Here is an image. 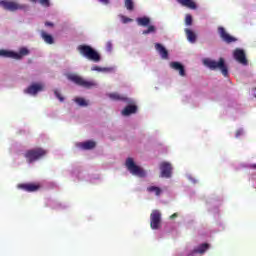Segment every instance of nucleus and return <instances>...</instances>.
Instances as JSON below:
<instances>
[{
    "instance_id": "f257e3e1",
    "label": "nucleus",
    "mask_w": 256,
    "mask_h": 256,
    "mask_svg": "<svg viewBox=\"0 0 256 256\" xmlns=\"http://www.w3.org/2000/svg\"><path fill=\"white\" fill-rule=\"evenodd\" d=\"M78 51L83 55V57H86V59H89L90 61H94V63H99V61H101V55H99V52L89 45L78 46Z\"/></svg>"
},
{
    "instance_id": "f03ea898",
    "label": "nucleus",
    "mask_w": 256,
    "mask_h": 256,
    "mask_svg": "<svg viewBox=\"0 0 256 256\" xmlns=\"http://www.w3.org/2000/svg\"><path fill=\"white\" fill-rule=\"evenodd\" d=\"M47 155V150L43 148H33L27 150L24 154V157L27 163H35V161H39V159H43Z\"/></svg>"
},
{
    "instance_id": "7ed1b4c3",
    "label": "nucleus",
    "mask_w": 256,
    "mask_h": 256,
    "mask_svg": "<svg viewBox=\"0 0 256 256\" xmlns=\"http://www.w3.org/2000/svg\"><path fill=\"white\" fill-rule=\"evenodd\" d=\"M68 79L79 87H84L85 89H93V87H97V83H95V81H87L83 77L76 74L68 75Z\"/></svg>"
},
{
    "instance_id": "20e7f679",
    "label": "nucleus",
    "mask_w": 256,
    "mask_h": 256,
    "mask_svg": "<svg viewBox=\"0 0 256 256\" xmlns=\"http://www.w3.org/2000/svg\"><path fill=\"white\" fill-rule=\"evenodd\" d=\"M203 65L212 71L220 69L221 73L225 75V59L223 58H220L219 61L212 60L211 58H205L203 60Z\"/></svg>"
},
{
    "instance_id": "39448f33",
    "label": "nucleus",
    "mask_w": 256,
    "mask_h": 256,
    "mask_svg": "<svg viewBox=\"0 0 256 256\" xmlns=\"http://www.w3.org/2000/svg\"><path fill=\"white\" fill-rule=\"evenodd\" d=\"M0 7L5 9V11H11V12L27 9L26 5L19 4L15 1H11V0H0Z\"/></svg>"
},
{
    "instance_id": "423d86ee",
    "label": "nucleus",
    "mask_w": 256,
    "mask_h": 256,
    "mask_svg": "<svg viewBox=\"0 0 256 256\" xmlns=\"http://www.w3.org/2000/svg\"><path fill=\"white\" fill-rule=\"evenodd\" d=\"M125 165L132 175H136L137 177H145V171L135 164L133 158H127Z\"/></svg>"
},
{
    "instance_id": "0eeeda50",
    "label": "nucleus",
    "mask_w": 256,
    "mask_h": 256,
    "mask_svg": "<svg viewBox=\"0 0 256 256\" xmlns=\"http://www.w3.org/2000/svg\"><path fill=\"white\" fill-rule=\"evenodd\" d=\"M234 59L240 63V65L247 66L249 65V60H247V55L245 54V50L241 48H237L234 50Z\"/></svg>"
},
{
    "instance_id": "6e6552de",
    "label": "nucleus",
    "mask_w": 256,
    "mask_h": 256,
    "mask_svg": "<svg viewBox=\"0 0 256 256\" xmlns=\"http://www.w3.org/2000/svg\"><path fill=\"white\" fill-rule=\"evenodd\" d=\"M173 173V166L169 162L160 163V177L169 179Z\"/></svg>"
},
{
    "instance_id": "1a4fd4ad",
    "label": "nucleus",
    "mask_w": 256,
    "mask_h": 256,
    "mask_svg": "<svg viewBox=\"0 0 256 256\" xmlns=\"http://www.w3.org/2000/svg\"><path fill=\"white\" fill-rule=\"evenodd\" d=\"M159 225H161V212L153 210L150 214V227L151 229H159Z\"/></svg>"
},
{
    "instance_id": "9d476101",
    "label": "nucleus",
    "mask_w": 256,
    "mask_h": 256,
    "mask_svg": "<svg viewBox=\"0 0 256 256\" xmlns=\"http://www.w3.org/2000/svg\"><path fill=\"white\" fill-rule=\"evenodd\" d=\"M17 187L23 191H27L28 193H35V191H39V189H41L39 184L33 183L18 184Z\"/></svg>"
},
{
    "instance_id": "9b49d317",
    "label": "nucleus",
    "mask_w": 256,
    "mask_h": 256,
    "mask_svg": "<svg viewBox=\"0 0 256 256\" xmlns=\"http://www.w3.org/2000/svg\"><path fill=\"white\" fill-rule=\"evenodd\" d=\"M44 88L45 86H43V84L34 83L30 85L28 89L24 91V93H27L28 95H37V93H40V91H43Z\"/></svg>"
},
{
    "instance_id": "f8f14e48",
    "label": "nucleus",
    "mask_w": 256,
    "mask_h": 256,
    "mask_svg": "<svg viewBox=\"0 0 256 256\" xmlns=\"http://www.w3.org/2000/svg\"><path fill=\"white\" fill-rule=\"evenodd\" d=\"M108 97L112 99V101H123L124 103H133V100H131V98L121 95L117 92L108 94Z\"/></svg>"
},
{
    "instance_id": "ddd939ff",
    "label": "nucleus",
    "mask_w": 256,
    "mask_h": 256,
    "mask_svg": "<svg viewBox=\"0 0 256 256\" xmlns=\"http://www.w3.org/2000/svg\"><path fill=\"white\" fill-rule=\"evenodd\" d=\"M155 49L161 56V59H169V51L162 44L156 43Z\"/></svg>"
},
{
    "instance_id": "4468645a",
    "label": "nucleus",
    "mask_w": 256,
    "mask_h": 256,
    "mask_svg": "<svg viewBox=\"0 0 256 256\" xmlns=\"http://www.w3.org/2000/svg\"><path fill=\"white\" fill-rule=\"evenodd\" d=\"M137 109V105H128L122 110V115L129 117V115L137 113Z\"/></svg>"
},
{
    "instance_id": "2eb2a0df",
    "label": "nucleus",
    "mask_w": 256,
    "mask_h": 256,
    "mask_svg": "<svg viewBox=\"0 0 256 256\" xmlns=\"http://www.w3.org/2000/svg\"><path fill=\"white\" fill-rule=\"evenodd\" d=\"M96 145L97 143H95V141L88 140L78 144V147H81V149H84L85 151H89L91 149H95Z\"/></svg>"
},
{
    "instance_id": "dca6fc26",
    "label": "nucleus",
    "mask_w": 256,
    "mask_h": 256,
    "mask_svg": "<svg viewBox=\"0 0 256 256\" xmlns=\"http://www.w3.org/2000/svg\"><path fill=\"white\" fill-rule=\"evenodd\" d=\"M170 67H171L172 69H175V71H179V75H180L181 77H185V67L182 66L181 63H179V62H172V63L170 64Z\"/></svg>"
},
{
    "instance_id": "f3484780",
    "label": "nucleus",
    "mask_w": 256,
    "mask_h": 256,
    "mask_svg": "<svg viewBox=\"0 0 256 256\" xmlns=\"http://www.w3.org/2000/svg\"><path fill=\"white\" fill-rule=\"evenodd\" d=\"M177 2L183 5V7H188V9H197V4L193 0H177Z\"/></svg>"
},
{
    "instance_id": "a211bd4d",
    "label": "nucleus",
    "mask_w": 256,
    "mask_h": 256,
    "mask_svg": "<svg viewBox=\"0 0 256 256\" xmlns=\"http://www.w3.org/2000/svg\"><path fill=\"white\" fill-rule=\"evenodd\" d=\"M186 37L190 43H195L197 41V34L193 32L191 29H185Z\"/></svg>"
},
{
    "instance_id": "6ab92c4d",
    "label": "nucleus",
    "mask_w": 256,
    "mask_h": 256,
    "mask_svg": "<svg viewBox=\"0 0 256 256\" xmlns=\"http://www.w3.org/2000/svg\"><path fill=\"white\" fill-rule=\"evenodd\" d=\"M41 37L48 45H53V43H55L53 36L51 34H47L45 31L41 32Z\"/></svg>"
},
{
    "instance_id": "aec40b11",
    "label": "nucleus",
    "mask_w": 256,
    "mask_h": 256,
    "mask_svg": "<svg viewBox=\"0 0 256 256\" xmlns=\"http://www.w3.org/2000/svg\"><path fill=\"white\" fill-rule=\"evenodd\" d=\"M136 21L140 27H147L151 23V19L145 16L137 18Z\"/></svg>"
},
{
    "instance_id": "412c9836",
    "label": "nucleus",
    "mask_w": 256,
    "mask_h": 256,
    "mask_svg": "<svg viewBox=\"0 0 256 256\" xmlns=\"http://www.w3.org/2000/svg\"><path fill=\"white\" fill-rule=\"evenodd\" d=\"M14 59H23V57H25L26 55H29V49L27 48H21L19 53L15 52Z\"/></svg>"
},
{
    "instance_id": "4be33fe9",
    "label": "nucleus",
    "mask_w": 256,
    "mask_h": 256,
    "mask_svg": "<svg viewBox=\"0 0 256 256\" xmlns=\"http://www.w3.org/2000/svg\"><path fill=\"white\" fill-rule=\"evenodd\" d=\"M0 57H7L10 59H14V57H17V55L15 54V52L0 50Z\"/></svg>"
},
{
    "instance_id": "5701e85b",
    "label": "nucleus",
    "mask_w": 256,
    "mask_h": 256,
    "mask_svg": "<svg viewBox=\"0 0 256 256\" xmlns=\"http://www.w3.org/2000/svg\"><path fill=\"white\" fill-rule=\"evenodd\" d=\"M207 249H209V244L204 243V244H201L197 249H195L194 253L203 254L205 253V251H207Z\"/></svg>"
},
{
    "instance_id": "b1692460",
    "label": "nucleus",
    "mask_w": 256,
    "mask_h": 256,
    "mask_svg": "<svg viewBox=\"0 0 256 256\" xmlns=\"http://www.w3.org/2000/svg\"><path fill=\"white\" fill-rule=\"evenodd\" d=\"M147 191L149 193H155V195H157V196L161 195V188H159L157 186H150L147 188Z\"/></svg>"
},
{
    "instance_id": "393cba45",
    "label": "nucleus",
    "mask_w": 256,
    "mask_h": 256,
    "mask_svg": "<svg viewBox=\"0 0 256 256\" xmlns=\"http://www.w3.org/2000/svg\"><path fill=\"white\" fill-rule=\"evenodd\" d=\"M125 7L128 11H133V9H135V4L133 3V0H125Z\"/></svg>"
},
{
    "instance_id": "a878e982",
    "label": "nucleus",
    "mask_w": 256,
    "mask_h": 256,
    "mask_svg": "<svg viewBox=\"0 0 256 256\" xmlns=\"http://www.w3.org/2000/svg\"><path fill=\"white\" fill-rule=\"evenodd\" d=\"M225 41L226 43H235V41H237V38L225 33Z\"/></svg>"
},
{
    "instance_id": "bb28decb",
    "label": "nucleus",
    "mask_w": 256,
    "mask_h": 256,
    "mask_svg": "<svg viewBox=\"0 0 256 256\" xmlns=\"http://www.w3.org/2000/svg\"><path fill=\"white\" fill-rule=\"evenodd\" d=\"M155 31H156L155 26L150 25L148 26L147 30L143 31V35H149V33H155Z\"/></svg>"
},
{
    "instance_id": "cd10ccee",
    "label": "nucleus",
    "mask_w": 256,
    "mask_h": 256,
    "mask_svg": "<svg viewBox=\"0 0 256 256\" xmlns=\"http://www.w3.org/2000/svg\"><path fill=\"white\" fill-rule=\"evenodd\" d=\"M75 102L80 105V107H87V101L83 98H76Z\"/></svg>"
},
{
    "instance_id": "c85d7f7f",
    "label": "nucleus",
    "mask_w": 256,
    "mask_h": 256,
    "mask_svg": "<svg viewBox=\"0 0 256 256\" xmlns=\"http://www.w3.org/2000/svg\"><path fill=\"white\" fill-rule=\"evenodd\" d=\"M185 23L187 26L193 25V16H191L190 14L186 15Z\"/></svg>"
},
{
    "instance_id": "c756f323",
    "label": "nucleus",
    "mask_w": 256,
    "mask_h": 256,
    "mask_svg": "<svg viewBox=\"0 0 256 256\" xmlns=\"http://www.w3.org/2000/svg\"><path fill=\"white\" fill-rule=\"evenodd\" d=\"M35 3V1L37 0H31ZM39 3L42 4L43 7H49L51 5V3L49 2V0H39Z\"/></svg>"
},
{
    "instance_id": "7c9ffc66",
    "label": "nucleus",
    "mask_w": 256,
    "mask_h": 256,
    "mask_svg": "<svg viewBox=\"0 0 256 256\" xmlns=\"http://www.w3.org/2000/svg\"><path fill=\"white\" fill-rule=\"evenodd\" d=\"M54 95H56L57 99H59V101H60L61 103H63V101H65V98H63V97L61 96V93H60L59 91L55 90V91H54Z\"/></svg>"
},
{
    "instance_id": "2f4dec72",
    "label": "nucleus",
    "mask_w": 256,
    "mask_h": 256,
    "mask_svg": "<svg viewBox=\"0 0 256 256\" xmlns=\"http://www.w3.org/2000/svg\"><path fill=\"white\" fill-rule=\"evenodd\" d=\"M218 33L220 34V37H221L222 39H225V28L219 27V28H218Z\"/></svg>"
},
{
    "instance_id": "473e14b6",
    "label": "nucleus",
    "mask_w": 256,
    "mask_h": 256,
    "mask_svg": "<svg viewBox=\"0 0 256 256\" xmlns=\"http://www.w3.org/2000/svg\"><path fill=\"white\" fill-rule=\"evenodd\" d=\"M121 20H122V23L124 24L131 23V21H133V19L128 18L127 16H121Z\"/></svg>"
},
{
    "instance_id": "72a5a7b5",
    "label": "nucleus",
    "mask_w": 256,
    "mask_h": 256,
    "mask_svg": "<svg viewBox=\"0 0 256 256\" xmlns=\"http://www.w3.org/2000/svg\"><path fill=\"white\" fill-rule=\"evenodd\" d=\"M106 49L107 51H113V43H111V41L106 43Z\"/></svg>"
},
{
    "instance_id": "f704fd0d",
    "label": "nucleus",
    "mask_w": 256,
    "mask_h": 256,
    "mask_svg": "<svg viewBox=\"0 0 256 256\" xmlns=\"http://www.w3.org/2000/svg\"><path fill=\"white\" fill-rule=\"evenodd\" d=\"M92 71H99V72H101V71H105V68H101L99 66H93L92 67Z\"/></svg>"
},
{
    "instance_id": "c9c22d12",
    "label": "nucleus",
    "mask_w": 256,
    "mask_h": 256,
    "mask_svg": "<svg viewBox=\"0 0 256 256\" xmlns=\"http://www.w3.org/2000/svg\"><path fill=\"white\" fill-rule=\"evenodd\" d=\"M243 135V129H239L236 131V137H241Z\"/></svg>"
},
{
    "instance_id": "e433bc0d",
    "label": "nucleus",
    "mask_w": 256,
    "mask_h": 256,
    "mask_svg": "<svg viewBox=\"0 0 256 256\" xmlns=\"http://www.w3.org/2000/svg\"><path fill=\"white\" fill-rule=\"evenodd\" d=\"M100 3H103L104 5H109V0H99Z\"/></svg>"
},
{
    "instance_id": "4c0bfd02",
    "label": "nucleus",
    "mask_w": 256,
    "mask_h": 256,
    "mask_svg": "<svg viewBox=\"0 0 256 256\" xmlns=\"http://www.w3.org/2000/svg\"><path fill=\"white\" fill-rule=\"evenodd\" d=\"M45 25L46 27H53V22H46Z\"/></svg>"
},
{
    "instance_id": "58836bf2",
    "label": "nucleus",
    "mask_w": 256,
    "mask_h": 256,
    "mask_svg": "<svg viewBox=\"0 0 256 256\" xmlns=\"http://www.w3.org/2000/svg\"><path fill=\"white\" fill-rule=\"evenodd\" d=\"M175 217H177V213H174L170 216V219H175Z\"/></svg>"
},
{
    "instance_id": "ea45409f",
    "label": "nucleus",
    "mask_w": 256,
    "mask_h": 256,
    "mask_svg": "<svg viewBox=\"0 0 256 256\" xmlns=\"http://www.w3.org/2000/svg\"><path fill=\"white\" fill-rule=\"evenodd\" d=\"M225 75H227V68L225 69Z\"/></svg>"
},
{
    "instance_id": "a19ab883",
    "label": "nucleus",
    "mask_w": 256,
    "mask_h": 256,
    "mask_svg": "<svg viewBox=\"0 0 256 256\" xmlns=\"http://www.w3.org/2000/svg\"><path fill=\"white\" fill-rule=\"evenodd\" d=\"M254 169H256V164L254 165Z\"/></svg>"
}]
</instances>
